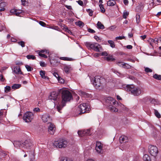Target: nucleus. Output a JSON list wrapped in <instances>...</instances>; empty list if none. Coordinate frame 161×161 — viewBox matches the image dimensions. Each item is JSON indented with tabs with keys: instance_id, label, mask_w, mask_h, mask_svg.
<instances>
[{
	"instance_id": "obj_51",
	"label": "nucleus",
	"mask_w": 161,
	"mask_h": 161,
	"mask_svg": "<svg viewBox=\"0 0 161 161\" xmlns=\"http://www.w3.org/2000/svg\"><path fill=\"white\" fill-rule=\"evenodd\" d=\"M51 28L56 30H58L59 29V27L57 26H53L51 27Z\"/></svg>"
},
{
	"instance_id": "obj_26",
	"label": "nucleus",
	"mask_w": 161,
	"mask_h": 161,
	"mask_svg": "<svg viewBox=\"0 0 161 161\" xmlns=\"http://www.w3.org/2000/svg\"><path fill=\"white\" fill-rule=\"evenodd\" d=\"M21 86L20 84H14L12 86V88L13 89L15 90L19 88Z\"/></svg>"
},
{
	"instance_id": "obj_19",
	"label": "nucleus",
	"mask_w": 161,
	"mask_h": 161,
	"mask_svg": "<svg viewBox=\"0 0 161 161\" xmlns=\"http://www.w3.org/2000/svg\"><path fill=\"white\" fill-rule=\"evenodd\" d=\"M79 94L82 96L84 97H89L90 96V95L89 94L81 90L79 91Z\"/></svg>"
},
{
	"instance_id": "obj_23",
	"label": "nucleus",
	"mask_w": 161,
	"mask_h": 161,
	"mask_svg": "<svg viewBox=\"0 0 161 161\" xmlns=\"http://www.w3.org/2000/svg\"><path fill=\"white\" fill-rule=\"evenodd\" d=\"M59 59L67 61H72L73 60L71 58L67 57H60Z\"/></svg>"
},
{
	"instance_id": "obj_2",
	"label": "nucleus",
	"mask_w": 161,
	"mask_h": 161,
	"mask_svg": "<svg viewBox=\"0 0 161 161\" xmlns=\"http://www.w3.org/2000/svg\"><path fill=\"white\" fill-rule=\"evenodd\" d=\"M125 89L127 91L130 92L131 94L136 96H139L143 92L142 87H136L133 85H127Z\"/></svg>"
},
{
	"instance_id": "obj_1",
	"label": "nucleus",
	"mask_w": 161,
	"mask_h": 161,
	"mask_svg": "<svg viewBox=\"0 0 161 161\" xmlns=\"http://www.w3.org/2000/svg\"><path fill=\"white\" fill-rule=\"evenodd\" d=\"M72 97L70 92L68 90H64L62 92V100L61 103H58L57 109L58 112L61 113L60 110L65 105L67 102L70 101Z\"/></svg>"
},
{
	"instance_id": "obj_32",
	"label": "nucleus",
	"mask_w": 161,
	"mask_h": 161,
	"mask_svg": "<svg viewBox=\"0 0 161 161\" xmlns=\"http://www.w3.org/2000/svg\"><path fill=\"white\" fill-rule=\"evenodd\" d=\"M76 25L78 26H80V27H82L84 25L83 23L80 21L78 22H76Z\"/></svg>"
},
{
	"instance_id": "obj_56",
	"label": "nucleus",
	"mask_w": 161,
	"mask_h": 161,
	"mask_svg": "<svg viewBox=\"0 0 161 161\" xmlns=\"http://www.w3.org/2000/svg\"><path fill=\"white\" fill-rule=\"evenodd\" d=\"M4 78L3 77V75H0V80L2 81H3L4 80Z\"/></svg>"
},
{
	"instance_id": "obj_22",
	"label": "nucleus",
	"mask_w": 161,
	"mask_h": 161,
	"mask_svg": "<svg viewBox=\"0 0 161 161\" xmlns=\"http://www.w3.org/2000/svg\"><path fill=\"white\" fill-rule=\"evenodd\" d=\"M40 74L42 78L44 79H48V77L45 76V72L44 71L41 70L40 72Z\"/></svg>"
},
{
	"instance_id": "obj_17",
	"label": "nucleus",
	"mask_w": 161,
	"mask_h": 161,
	"mask_svg": "<svg viewBox=\"0 0 161 161\" xmlns=\"http://www.w3.org/2000/svg\"><path fill=\"white\" fill-rule=\"evenodd\" d=\"M10 12L11 13H13L17 16H19L22 12V11L16 9H12L11 10Z\"/></svg>"
},
{
	"instance_id": "obj_12",
	"label": "nucleus",
	"mask_w": 161,
	"mask_h": 161,
	"mask_svg": "<svg viewBox=\"0 0 161 161\" xmlns=\"http://www.w3.org/2000/svg\"><path fill=\"white\" fill-rule=\"evenodd\" d=\"M95 149L98 153H102L103 152V144L100 142H97Z\"/></svg>"
},
{
	"instance_id": "obj_50",
	"label": "nucleus",
	"mask_w": 161,
	"mask_h": 161,
	"mask_svg": "<svg viewBox=\"0 0 161 161\" xmlns=\"http://www.w3.org/2000/svg\"><path fill=\"white\" fill-rule=\"evenodd\" d=\"M6 5V3L3 2H2L0 3V8H4L5 6Z\"/></svg>"
},
{
	"instance_id": "obj_59",
	"label": "nucleus",
	"mask_w": 161,
	"mask_h": 161,
	"mask_svg": "<svg viewBox=\"0 0 161 161\" xmlns=\"http://www.w3.org/2000/svg\"><path fill=\"white\" fill-rule=\"evenodd\" d=\"M108 55V53L106 52H103L101 53V55L103 56H107Z\"/></svg>"
},
{
	"instance_id": "obj_58",
	"label": "nucleus",
	"mask_w": 161,
	"mask_h": 161,
	"mask_svg": "<svg viewBox=\"0 0 161 161\" xmlns=\"http://www.w3.org/2000/svg\"><path fill=\"white\" fill-rule=\"evenodd\" d=\"M77 2L78 3V4L81 6H82L83 5V2L82 1L79 0L77 1Z\"/></svg>"
},
{
	"instance_id": "obj_52",
	"label": "nucleus",
	"mask_w": 161,
	"mask_h": 161,
	"mask_svg": "<svg viewBox=\"0 0 161 161\" xmlns=\"http://www.w3.org/2000/svg\"><path fill=\"white\" fill-rule=\"evenodd\" d=\"M22 4V5H25L26 3H28L27 0H21Z\"/></svg>"
},
{
	"instance_id": "obj_55",
	"label": "nucleus",
	"mask_w": 161,
	"mask_h": 161,
	"mask_svg": "<svg viewBox=\"0 0 161 161\" xmlns=\"http://www.w3.org/2000/svg\"><path fill=\"white\" fill-rule=\"evenodd\" d=\"M58 80L61 83H64V80L60 77H59V79H58Z\"/></svg>"
},
{
	"instance_id": "obj_40",
	"label": "nucleus",
	"mask_w": 161,
	"mask_h": 161,
	"mask_svg": "<svg viewBox=\"0 0 161 161\" xmlns=\"http://www.w3.org/2000/svg\"><path fill=\"white\" fill-rule=\"evenodd\" d=\"M18 43L23 47H25V42L24 41H21L20 42H18Z\"/></svg>"
},
{
	"instance_id": "obj_10",
	"label": "nucleus",
	"mask_w": 161,
	"mask_h": 161,
	"mask_svg": "<svg viewBox=\"0 0 161 161\" xmlns=\"http://www.w3.org/2000/svg\"><path fill=\"white\" fill-rule=\"evenodd\" d=\"M148 151L150 154L155 157L158 153V149L157 147L153 145H150L148 147Z\"/></svg>"
},
{
	"instance_id": "obj_3",
	"label": "nucleus",
	"mask_w": 161,
	"mask_h": 161,
	"mask_svg": "<svg viewBox=\"0 0 161 161\" xmlns=\"http://www.w3.org/2000/svg\"><path fill=\"white\" fill-rule=\"evenodd\" d=\"M105 104L112 111L116 112L118 109L114 105L116 104V100L110 97H107L105 98Z\"/></svg>"
},
{
	"instance_id": "obj_48",
	"label": "nucleus",
	"mask_w": 161,
	"mask_h": 161,
	"mask_svg": "<svg viewBox=\"0 0 161 161\" xmlns=\"http://www.w3.org/2000/svg\"><path fill=\"white\" fill-rule=\"evenodd\" d=\"M53 75L55 77H56L57 79H59V78L60 77L58 74L57 72H54L53 73Z\"/></svg>"
},
{
	"instance_id": "obj_11",
	"label": "nucleus",
	"mask_w": 161,
	"mask_h": 161,
	"mask_svg": "<svg viewBox=\"0 0 161 161\" xmlns=\"http://www.w3.org/2000/svg\"><path fill=\"white\" fill-rule=\"evenodd\" d=\"M58 94L55 92H52L50 95L49 97V98L51 100L54 101V102L56 101L57 102L56 103L54 102V104L57 105L59 101V99L58 98Z\"/></svg>"
},
{
	"instance_id": "obj_61",
	"label": "nucleus",
	"mask_w": 161,
	"mask_h": 161,
	"mask_svg": "<svg viewBox=\"0 0 161 161\" xmlns=\"http://www.w3.org/2000/svg\"><path fill=\"white\" fill-rule=\"evenodd\" d=\"M123 2L124 4L126 5H127L129 3L128 0H123Z\"/></svg>"
},
{
	"instance_id": "obj_54",
	"label": "nucleus",
	"mask_w": 161,
	"mask_h": 161,
	"mask_svg": "<svg viewBox=\"0 0 161 161\" xmlns=\"http://www.w3.org/2000/svg\"><path fill=\"white\" fill-rule=\"evenodd\" d=\"M33 111L36 112H38L40 111V109L39 108H36L33 109Z\"/></svg>"
},
{
	"instance_id": "obj_42",
	"label": "nucleus",
	"mask_w": 161,
	"mask_h": 161,
	"mask_svg": "<svg viewBox=\"0 0 161 161\" xmlns=\"http://www.w3.org/2000/svg\"><path fill=\"white\" fill-rule=\"evenodd\" d=\"M87 11L89 13V14L90 16H92L93 15V11L90 9H88L87 10Z\"/></svg>"
},
{
	"instance_id": "obj_38",
	"label": "nucleus",
	"mask_w": 161,
	"mask_h": 161,
	"mask_svg": "<svg viewBox=\"0 0 161 161\" xmlns=\"http://www.w3.org/2000/svg\"><path fill=\"white\" fill-rule=\"evenodd\" d=\"M59 161H68V159L65 157H61L59 158Z\"/></svg>"
},
{
	"instance_id": "obj_15",
	"label": "nucleus",
	"mask_w": 161,
	"mask_h": 161,
	"mask_svg": "<svg viewBox=\"0 0 161 161\" xmlns=\"http://www.w3.org/2000/svg\"><path fill=\"white\" fill-rule=\"evenodd\" d=\"M41 119L43 122L46 123L48 122L50 120V116L48 114H44L42 115Z\"/></svg>"
},
{
	"instance_id": "obj_21",
	"label": "nucleus",
	"mask_w": 161,
	"mask_h": 161,
	"mask_svg": "<svg viewBox=\"0 0 161 161\" xmlns=\"http://www.w3.org/2000/svg\"><path fill=\"white\" fill-rule=\"evenodd\" d=\"M116 3L114 0H109L108 1L107 5L109 6H114Z\"/></svg>"
},
{
	"instance_id": "obj_36",
	"label": "nucleus",
	"mask_w": 161,
	"mask_h": 161,
	"mask_svg": "<svg viewBox=\"0 0 161 161\" xmlns=\"http://www.w3.org/2000/svg\"><path fill=\"white\" fill-rule=\"evenodd\" d=\"M131 66L130 65L128 64H127L124 63V65L123 67V68L127 69H130L131 68Z\"/></svg>"
},
{
	"instance_id": "obj_24",
	"label": "nucleus",
	"mask_w": 161,
	"mask_h": 161,
	"mask_svg": "<svg viewBox=\"0 0 161 161\" xmlns=\"http://www.w3.org/2000/svg\"><path fill=\"white\" fill-rule=\"evenodd\" d=\"M143 159L144 161H150L151 159L149 155L147 154H145L143 157Z\"/></svg>"
},
{
	"instance_id": "obj_29",
	"label": "nucleus",
	"mask_w": 161,
	"mask_h": 161,
	"mask_svg": "<svg viewBox=\"0 0 161 161\" xmlns=\"http://www.w3.org/2000/svg\"><path fill=\"white\" fill-rule=\"evenodd\" d=\"M99 7L100 8V11L101 12L103 13L105 12V10L104 8L103 5V4H100L99 5Z\"/></svg>"
},
{
	"instance_id": "obj_34",
	"label": "nucleus",
	"mask_w": 161,
	"mask_h": 161,
	"mask_svg": "<svg viewBox=\"0 0 161 161\" xmlns=\"http://www.w3.org/2000/svg\"><path fill=\"white\" fill-rule=\"evenodd\" d=\"M154 114L158 118H160L161 117V115L158 111L156 109H154Z\"/></svg>"
},
{
	"instance_id": "obj_5",
	"label": "nucleus",
	"mask_w": 161,
	"mask_h": 161,
	"mask_svg": "<svg viewBox=\"0 0 161 161\" xmlns=\"http://www.w3.org/2000/svg\"><path fill=\"white\" fill-rule=\"evenodd\" d=\"M85 45L89 49H92L97 52L103 50L101 46L97 43L86 42Z\"/></svg>"
},
{
	"instance_id": "obj_44",
	"label": "nucleus",
	"mask_w": 161,
	"mask_h": 161,
	"mask_svg": "<svg viewBox=\"0 0 161 161\" xmlns=\"http://www.w3.org/2000/svg\"><path fill=\"white\" fill-rule=\"evenodd\" d=\"M115 38L116 40H122V39H125V37L124 36H119L116 37Z\"/></svg>"
},
{
	"instance_id": "obj_62",
	"label": "nucleus",
	"mask_w": 161,
	"mask_h": 161,
	"mask_svg": "<svg viewBox=\"0 0 161 161\" xmlns=\"http://www.w3.org/2000/svg\"><path fill=\"white\" fill-rule=\"evenodd\" d=\"M88 31L89 32H90L91 33H94L95 32L94 30H93L91 29H88Z\"/></svg>"
},
{
	"instance_id": "obj_37",
	"label": "nucleus",
	"mask_w": 161,
	"mask_h": 161,
	"mask_svg": "<svg viewBox=\"0 0 161 161\" xmlns=\"http://www.w3.org/2000/svg\"><path fill=\"white\" fill-rule=\"evenodd\" d=\"M108 42L110 44V46L112 47L113 48L115 47V44L114 42L111 40H108Z\"/></svg>"
},
{
	"instance_id": "obj_39",
	"label": "nucleus",
	"mask_w": 161,
	"mask_h": 161,
	"mask_svg": "<svg viewBox=\"0 0 161 161\" xmlns=\"http://www.w3.org/2000/svg\"><path fill=\"white\" fill-rule=\"evenodd\" d=\"M25 67L27 69V70L28 71H31L33 70V68L29 65H26Z\"/></svg>"
},
{
	"instance_id": "obj_41",
	"label": "nucleus",
	"mask_w": 161,
	"mask_h": 161,
	"mask_svg": "<svg viewBox=\"0 0 161 161\" xmlns=\"http://www.w3.org/2000/svg\"><path fill=\"white\" fill-rule=\"evenodd\" d=\"M129 14V13L128 12H124L123 14V18L124 19H126Z\"/></svg>"
},
{
	"instance_id": "obj_8",
	"label": "nucleus",
	"mask_w": 161,
	"mask_h": 161,
	"mask_svg": "<svg viewBox=\"0 0 161 161\" xmlns=\"http://www.w3.org/2000/svg\"><path fill=\"white\" fill-rule=\"evenodd\" d=\"M14 146L17 147L19 146L20 148L25 147L28 148L31 146V143H29V141L27 140H25L24 143H21L18 142L14 144Z\"/></svg>"
},
{
	"instance_id": "obj_45",
	"label": "nucleus",
	"mask_w": 161,
	"mask_h": 161,
	"mask_svg": "<svg viewBox=\"0 0 161 161\" xmlns=\"http://www.w3.org/2000/svg\"><path fill=\"white\" fill-rule=\"evenodd\" d=\"M39 55L42 57L44 58H47V56L44 54H42L41 53V52H39Z\"/></svg>"
},
{
	"instance_id": "obj_53",
	"label": "nucleus",
	"mask_w": 161,
	"mask_h": 161,
	"mask_svg": "<svg viewBox=\"0 0 161 161\" xmlns=\"http://www.w3.org/2000/svg\"><path fill=\"white\" fill-rule=\"evenodd\" d=\"M40 65L42 67H45L46 64L44 62L41 61L40 62Z\"/></svg>"
},
{
	"instance_id": "obj_30",
	"label": "nucleus",
	"mask_w": 161,
	"mask_h": 161,
	"mask_svg": "<svg viewBox=\"0 0 161 161\" xmlns=\"http://www.w3.org/2000/svg\"><path fill=\"white\" fill-rule=\"evenodd\" d=\"M4 110L3 109H1L0 110V117H4L5 115H6V112L5 111L4 114H3Z\"/></svg>"
},
{
	"instance_id": "obj_16",
	"label": "nucleus",
	"mask_w": 161,
	"mask_h": 161,
	"mask_svg": "<svg viewBox=\"0 0 161 161\" xmlns=\"http://www.w3.org/2000/svg\"><path fill=\"white\" fill-rule=\"evenodd\" d=\"M13 72L14 74H23V73L21 71L20 67L19 66H16L14 67V68Z\"/></svg>"
},
{
	"instance_id": "obj_7",
	"label": "nucleus",
	"mask_w": 161,
	"mask_h": 161,
	"mask_svg": "<svg viewBox=\"0 0 161 161\" xmlns=\"http://www.w3.org/2000/svg\"><path fill=\"white\" fill-rule=\"evenodd\" d=\"M90 109V107L86 103H83L79 105L78 110L80 111L79 114L87 113Z\"/></svg>"
},
{
	"instance_id": "obj_57",
	"label": "nucleus",
	"mask_w": 161,
	"mask_h": 161,
	"mask_svg": "<svg viewBox=\"0 0 161 161\" xmlns=\"http://www.w3.org/2000/svg\"><path fill=\"white\" fill-rule=\"evenodd\" d=\"M94 38L98 42H100V39L97 36H94Z\"/></svg>"
},
{
	"instance_id": "obj_20",
	"label": "nucleus",
	"mask_w": 161,
	"mask_h": 161,
	"mask_svg": "<svg viewBox=\"0 0 161 161\" xmlns=\"http://www.w3.org/2000/svg\"><path fill=\"white\" fill-rule=\"evenodd\" d=\"M104 59L108 61H114L115 60V59L113 58V56L110 55H109L108 56L105 57Z\"/></svg>"
},
{
	"instance_id": "obj_25",
	"label": "nucleus",
	"mask_w": 161,
	"mask_h": 161,
	"mask_svg": "<svg viewBox=\"0 0 161 161\" xmlns=\"http://www.w3.org/2000/svg\"><path fill=\"white\" fill-rule=\"evenodd\" d=\"M97 25L99 29L103 30L104 28V27L103 25L100 21H98L97 22Z\"/></svg>"
},
{
	"instance_id": "obj_13",
	"label": "nucleus",
	"mask_w": 161,
	"mask_h": 161,
	"mask_svg": "<svg viewBox=\"0 0 161 161\" xmlns=\"http://www.w3.org/2000/svg\"><path fill=\"white\" fill-rule=\"evenodd\" d=\"M56 128L55 125L52 123H49L48 125V131L49 134L53 135L55 131Z\"/></svg>"
},
{
	"instance_id": "obj_6",
	"label": "nucleus",
	"mask_w": 161,
	"mask_h": 161,
	"mask_svg": "<svg viewBox=\"0 0 161 161\" xmlns=\"http://www.w3.org/2000/svg\"><path fill=\"white\" fill-rule=\"evenodd\" d=\"M67 143L66 140L64 139H59L58 141L55 142L54 144L57 148H62L66 147Z\"/></svg>"
},
{
	"instance_id": "obj_27",
	"label": "nucleus",
	"mask_w": 161,
	"mask_h": 161,
	"mask_svg": "<svg viewBox=\"0 0 161 161\" xmlns=\"http://www.w3.org/2000/svg\"><path fill=\"white\" fill-rule=\"evenodd\" d=\"M70 67L69 66H65L64 68V71L66 73H68L70 71Z\"/></svg>"
},
{
	"instance_id": "obj_47",
	"label": "nucleus",
	"mask_w": 161,
	"mask_h": 161,
	"mask_svg": "<svg viewBox=\"0 0 161 161\" xmlns=\"http://www.w3.org/2000/svg\"><path fill=\"white\" fill-rule=\"evenodd\" d=\"M140 18V15L139 14H137L136 16V20L137 23L138 24L140 22L139 19Z\"/></svg>"
},
{
	"instance_id": "obj_14",
	"label": "nucleus",
	"mask_w": 161,
	"mask_h": 161,
	"mask_svg": "<svg viewBox=\"0 0 161 161\" xmlns=\"http://www.w3.org/2000/svg\"><path fill=\"white\" fill-rule=\"evenodd\" d=\"M90 133V129L78 131V135L81 136L85 135H91Z\"/></svg>"
},
{
	"instance_id": "obj_9",
	"label": "nucleus",
	"mask_w": 161,
	"mask_h": 161,
	"mask_svg": "<svg viewBox=\"0 0 161 161\" xmlns=\"http://www.w3.org/2000/svg\"><path fill=\"white\" fill-rule=\"evenodd\" d=\"M34 117L33 114L31 112H27L25 113L23 116V119L26 122H31Z\"/></svg>"
},
{
	"instance_id": "obj_31",
	"label": "nucleus",
	"mask_w": 161,
	"mask_h": 161,
	"mask_svg": "<svg viewBox=\"0 0 161 161\" xmlns=\"http://www.w3.org/2000/svg\"><path fill=\"white\" fill-rule=\"evenodd\" d=\"M26 58L29 59H35L36 58V57L33 55H28L26 56Z\"/></svg>"
},
{
	"instance_id": "obj_63",
	"label": "nucleus",
	"mask_w": 161,
	"mask_h": 161,
	"mask_svg": "<svg viewBox=\"0 0 161 161\" xmlns=\"http://www.w3.org/2000/svg\"><path fill=\"white\" fill-rule=\"evenodd\" d=\"M11 40L12 42H16L17 41V39L13 37L11 38Z\"/></svg>"
},
{
	"instance_id": "obj_60",
	"label": "nucleus",
	"mask_w": 161,
	"mask_h": 161,
	"mask_svg": "<svg viewBox=\"0 0 161 161\" xmlns=\"http://www.w3.org/2000/svg\"><path fill=\"white\" fill-rule=\"evenodd\" d=\"M39 23L41 25L43 26H44L46 25L45 23L42 21H40Z\"/></svg>"
},
{
	"instance_id": "obj_28",
	"label": "nucleus",
	"mask_w": 161,
	"mask_h": 161,
	"mask_svg": "<svg viewBox=\"0 0 161 161\" xmlns=\"http://www.w3.org/2000/svg\"><path fill=\"white\" fill-rule=\"evenodd\" d=\"M153 77L156 79L161 80V75H158L157 74H155L153 75Z\"/></svg>"
},
{
	"instance_id": "obj_64",
	"label": "nucleus",
	"mask_w": 161,
	"mask_h": 161,
	"mask_svg": "<svg viewBox=\"0 0 161 161\" xmlns=\"http://www.w3.org/2000/svg\"><path fill=\"white\" fill-rule=\"evenodd\" d=\"M126 48L128 49H131L132 48V46L130 45H128L126 46Z\"/></svg>"
},
{
	"instance_id": "obj_49",
	"label": "nucleus",
	"mask_w": 161,
	"mask_h": 161,
	"mask_svg": "<svg viewBox=\"0 0 161 161\" xmlns=\"http://www.w3.org/2000/svg\"><path fill=\"white\" fill-rule=\"evenodd\" d=\"M39 52H41V53H49V51L46 50H42L40 51Z\"/></svg>"
},
{
	"instance_id": "obj_46",
	"label": "nucleus",
	"mask_w": 161,
	"mask_h": 161,
	"mask_svg": "<svg viewBox=\"0 0 161 161\" xmlns=\"http://www.w3.org/2000/svg\"><path fill=\"white\" fill-rule=\"evenodd\" d=\"M64 29L65 30V31L68 32L69 33H71V32L70 31V30H69V29L67 27H64Z\"/></svg>"
},
{
	"instance_id": "obj_18",
	"label": "nucleus",
	"mask_w": 161,
	"mask_h": 161,
	"mask_svg": "<svg viewBox=\"0 0 161 161\" xmlns=\"http://www.w3.org/2000/svg\"><path fill=\"white\" fill-rule=\"evenodd\" d=\"M120 143H123L127 141V137L125 136H122L119 138Z\"/></svg>"
},
{
	"instance_id": "obj_4",
	"label": "nucleus",
	"mask_w": 161,
	"mask_h": 161,
	"mask_svg": "<svg viewBox=\"0 0 161 161\" xmlns=\"http://www.w3.org/2000/svg\"><path fill=\"white\" fill-rule=\"evenodd\" d=\"M104 81L105 80L103 78L97 76L94 78L93 84L96 89H100L102 88Z\"/></svg>"
},
{
	"instance_id": "obj_33",
	"label": "nucleus",
	"mask_w": 161,
	"mask_h": 161,
	"mask_svg": "<svg viewBox=\"0 0 161 161\" xmlns=\"http://www.w3.org/2000/svg\"><path fill=\"white\" fill-rule=\"evenodd\" d=\"M11 90V87L9 86H6L4 88V92L7 93L9 92Z\"/></svg>"
},
{
	"instance_id": "obj_35",
	"label": "nucleus",
	"mask_w": 161,
	"mask_h": 161,
	"mask_svg": "<svg viewBox=\"0 0 161 161\" xmlns=\"http://www.w3.org/2000/svg\"><path fill=\"white\" fill-rule=\"evenodd\" d=\"M116 64L119 66L123 68L124 63L121 61L116 62Z\"/></svg>"
},
{
	"instance_id": "obj_43",
	"label": "nucleus",
	"mask_w": 161,
	"mask_h": 161,
	"mask_svg": "<svg viewBox=\"0 0 161 161\" xmlns=\"http://www.w3.org/2000/svg\"><path fill=\"white\" fill-rule=\"evenodd\" d=\"M145 68V71L147 73L152 72V70L149 68L146 67Z\"/></svg>"
}]
</instances>
